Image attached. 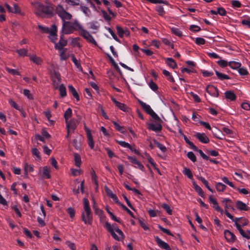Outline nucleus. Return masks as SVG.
I'll use <instances>...</instances> for the list:
<instances>
[{
	"label": "nucleus",
	"mask_w": 250,
	"mask_h": 250,
	"mask_svg": "<svg viewBox=\"0 0 250 250\" xmlns=\"http://www.w3.org/2000/svg\"><path fill=\"white\" fill-rule=\"evenodd\" d=\"M139 103L145 112L150 115L155 121V124L152 123H146L147 128L149 130L155 132L161 131L162 129L161 123L163 122L161 119L152 109L149 105L146 104L145 103L140 100H139Z\"/></svg>",
	"instance_id": "f257e3e1"
},
{
	"label": "nucleus",
	"mask_w": 250,
	"mask_h": 250,
	"mask_svg": "<svg viewBox=\"0 0 250 250\" xmlns=\"http://www.w3.org/2000/svg\"><path fill=\"white\" fill-rule=\"evenodd\" d=\"M82 25L75 20L73 22L64 21L62 23V31L63 34H70L75 31L82 30Z\"/></svg>",
	"instance_id": "f03ea898"
},
{
	"label": "nucleus",
	"mask_w": 250,
	"mask_h": 250,
	"mask_svg": "<svg viewBox=\"0 0 250 250\" xmlns=\"http://www.w3.org/2000/svg\"><path fill=\"white\" fill-rule=\"evenodd\" d=\"M34 6L36 9L35 13L36 15L42 17V14H44L49 17H51L53 15V7L49 6H45L43 4L39 2H35L33 4Z\"/></svg>",
	"instance_id": "7ed1b4c3"
},
{
	"label": "nucleus",
	"mask_w": 250,
	"mask_h": 250,
	"mask_svg": "<svg viewBox=\"0 0 250 250\" xmlns=\"http://www.w3.org/2000/svg\"><path fill=\"white\" fill-rule=\"evenodd\" d=\"M56 12L58 16L62 19V22L66 21L65 20H69L72 18V15L70 13L66 12L63 7L59 5L56 8Z\"/></svg>",
	"instance_id": "20e7f679"
},
{
	"label": "nucleus",
	"mask_w": 250,
	"mask_h": 250,
	"mask_svg": "<svg viewBox=\"0 0 250 250\" xmlns=\"http://www.w3.org/2000/svg\"><path fill=\"white\" fill-rule=\"evenodd\" d=\"M80 35L85 39L88 42L92 43L96 46H98L97 42L93 36L86 30L83 29L80 31Z\"/></svg>",
	"instance_id": "39448f33"
},
{
	"label": "nucleus",
	"mask_w": 250,
	"mask_h": 250,
	"mask_svg": "<svg viewBox=\"0 0 250 250\" xmlns=\"http://www.w3.org/2000/svg\"><path fill=\"white\" fill-rule=\"evenodd\" d=\"M80 119V118L78 119L73 118L70 121L68 120L67 122H65L67 130H72V132H73L78 125Z\"/></svg>",
	"instance_id": "423d86ee"
},
{
	"label": "nucleus",
	"mask_w": 250,
	"mask_h": 250,
	"mask_svg": "<svg viewBox=\"0 0 250 250\" xmlns=\"http://www.w3.org/2000/svg\"><path fill=\"white\" fill-rule=\"evenodd\" d=\"M85 213L83 212L82 213V221L85 224H88L89 225H91L92 223V215L91 213V209H88L84 211Z\"/></svg>",
	"instance_id": "0eeeda50"
},
{
	"label": "nucleus",
	"mask_w": 250,
	"mask_h": 250,
	"mask_svg": "<svg viewBox=\"0 0 250 250\" xmlns=\"http://www.w3.org/2000/svg\"><path fill=\"white\" fill-rule=\"evenodd\" d=\"M39 29H40L42 33H49L50 35H54L55 32H57V27L53 24L51 26V29L48 27L42 26V25H39Z\"/></svg>",
	"instance_id": "6e6552de"
},
{
	"label": "nucleus",
	"mask_w": 250,
	"mask_h": 250,
	"mask_svg": "<svg viewBox=\"0 0 250 250\" xmlns=\"http://www.w3.org/2000/svg\"><path fill=\"white\" fill-rule=\"evenodd\" d=\"M206 91L211 96L218 97L219 96V90L217 87L213 85H208L206 87Z\"/></svg>",
	"instance_id": "1a4fd4ad"
},
{
	"label": "nucleus",
	"mask_w": 250,
	"mask_h": 250,
	"mask_svg": "<svg viewBox=\"0 0 250 250\" xmlns=\"http://www.w3.org/2000/svg\"><path fill=\"white\" fill-rule=\"evenodd\" d=\"M84 129L86 133L88 145L91 149H93L94 147V143L92 138V134L90 132V130L86 127L85 125H84Z\"/></svg>",
	"instance_id": "9d476101"
},
{
	"label": "nucleus",
	"mask_w": 250,
	"mask_h": 250,
	"mask_svg": "<svg viewBox=\"0 0 250 250\" xmlns=\"http://www.w3.org/2000/svg\"><path fill=\"white\" fill-rule=\"evenodd\" d=\"M112 101L114 103L115 105L118 107L120 110L124 111L127 112L129 108L124 103H120L117 101L115 98L114 97H111V98Z\"/></svg>",
	"instance_id": "9b49d317"
},
{
	"label": "nucleus",
	"mask_w": 250,
	"mask_h": 250,
	"mask_svg": "<svg viewBox=\"0 0 250 250\" xmlns=\"http://www.w3.org/2000/svg\"><path fill=\"white\" fill-rule=\"evenodd\" d=\"M63 34H62L60 36V41L58 43H55V48L56 50H61L62 48H64L63 47L65 46L67 44V41L63 39Z\"/></svg>",
	"instance_id": "f8f14e48"
},
{
	"label": "nucleus",
	"mask_w": 250,
	"mask_h": 250,
	"mask_svg": "<svg viewBox=\"0 0 250 250\" xmlns=\"http://www.w3.org/2000/svg\"><path fill=\"white\" fill-rule=\"evenodd\" d=\"M154 238L157 244L160 248L164 249L165 250H171L168 244L162 240L158 236H155Z\"/></svg>",
	"instance_id": "ddd939ff"
},
{
	"label": "nucleus",
	"mask_w": 250,
	"mask_h": 250,
	"mask_svg": "<svg viewBox=\"0 0 250 250\" xmlns=\"http://www.w3.org/2000/svg\"><path fill=\"white\" fill-rule=\"evenodd\" d=\"M127 158L131 163L137 165V166L135 167H136L138 168L142 171L144 170L145 167H144V166L142 164V163L139 161H138L136 158V157L128 156Z\"/></svg>",
	"instance_id": "4468645a"
},
{
	"label": "nucleus",
	"mask_w": 250,
	"mask_h": 250,
	"mask_svg": "<svg viewBox=\"0 0 250 250\" xmlns=\"http://www.w3.org/2000/svg\"><path fill=\"white\" fill-rule=\"evenodd\" d=\"M105 227L106 228V229L110 232L111 236L114 239L117 241L120 240V238L115 233L113 228L111 227V225L109 223L106 222L105 223Z\"/></svg>",
	"instance_id": "2eb2a0df"
},
{
	"label": "nucleus",
	"mask_w": 250,
	"mask_h": 250,
	"mask_svg": "<svg viewBox=\"0 0 250 250\" xmlns=\"http://www.w3.org/2000/svg\"><path fill=\"white\" fill-rule=\"evenodd\" d=\"M224 234L226 239L229 242H234L236 240L235 235L229 230H225Z\"/></svg>",
	"instance_id": "dca6fc26"
},
{
	"label": "nucleus",
	"mask_w": 250,
	"mask_h": 250,
	"mask_svg": "<svg viewBox=\"0 0 250 250\" xmlns=\"http://www.w3.org/2000/svg\"><path fill=\"white\" fill-rule=\"evenodd\" d=\"M209 200L210 203L212 204V207L217 211L220 212L223 214L224 211L219 206L216 200L214 199L211 195L209 197Z\"/></svg>",
	"instance_id": "f3484780"
},
{
	"label": "nucleus",
	"mask_w": 250,
	"mask_h": 250,
	"mask_svg": "<svg viewBox=\"0 0 250 250\" xmlns=\"http://www.w3.org/2000/svg\"><path fill=\"white\" fill-rule=\"evenodd\" d=\"M195 136L202 143L207 144L209 141V138L205 133H197Z\"/></svg>",
	"instance_id": "a211bd4d"
},
{
	"label": "nucleus",
	"mask_w": 250,
	"mask_h": 250,
	"mask_svg": "<svg viewBox=\"0 0 250 250\" xmlns=\"http://www.w3.org/2000/svg\"><path fill=\"white\" fill-rule=\"evenodd\" d=\"M5 7L9 12L13 13H20V9L19 7L16 4H14V7H11L9 4L6 3L5 4Z\"/></svg>",
	"instance_id": "6ab92c4d"
},
{
	"label": "nucleus",
	"mask_w": 250,
	"mask_h": 250,
	"mask_svg": "<svg viewBox=\"0 0 250 250\" xmlns=\"http://www.w3.org/2000/svg\"><path fill=\"white\" fill-rule=\"evenodd\" d=\"M236 207L237 208L240 210L247 211L250 208L248 207L246 204L241 201H237L236 203Z\"/></svg>",
	"instance_id": "aec40b11"
},
{
	"label": "nucleus",
	"mask_w": 250,
	"mask_h": 250,
	"mask_svg": "<svg viewBox=\"0 0 250 250\" xmlns=\"http://www.w3.org/2000/svg\"><path fill=\"white\" fill-rule=\"evenodd\" d=\"M50 169L47 167L45 166L42 167V172L41 175L42 178L49 179L51 177V175L50 174Z\"/></svg>",
	"instance_id": "412c9836"
},
{
	"label": "nucleus",
	"mask_w": 250,
	"mask_h": 250,
	"mask_svg": "<svg viewBox=\"0 0 250 250\" xmlns=\"http://www.w3.org/2000/svg\"><path fill=\"white\" fill-rule=\"evenodd\" d=\"M69 91L73 95V97L76 99L77 101L80 100L79 94L75 88L72 85H69L68 86Z\"/></svg>",
	"instance_id": "4be33fe9"
},
{
	"label": "nucleus",
	"mask_w": 250,
	"mask_h": 250,
	"mask_svg": "<svg viewBox=\"0 0 250 250\" xmlns=\"http://www.w3.org/2000/svg\"><path fill=\"white\" fill-rule=\"evenodd\" d=\"M225 97L227 100H229L231 101H235L236 96L234 93L232 91H227L225 93Z\"/></svg>",
	"instance_id": "5701e85b"
},
{
	"label": "nucleus",
	"mask_w": 250,
	"mask_h": 250,
	"mask_svg": "<svg viewBox=\"0 0 250 250\" xmlns=\"http://www.w3.org/2000/svg\"><path fill=\"white\" fill-rule=\"evenodd\" d=\"M60 53V60L61 61L66 60L69 58V55H67V48H62L61 50H58Z\"/></svg>",
	"instance_id": "b1692460"
},
{
	"label": "nucleus",
	"mask_w": 250,
	"mask_h": 250,
	"mask_svg": "<svg viewBox=\"0 0 250 250\" xmlns=\"http://www.w3.org/2000/svg\"><path fill=\"white\" fill-rule=\"evenodd\" d=\"M192 184L195 190L198 193L199 195L204 198L205 197V193L202 188L196 183L195 181H193Z\"/></svg>",
	"instance_id": "393cba45"
},
{
	"label": "nucleus",
	"mask_w": 250,
	"mask_h": 250,
	"mask_svg": "<svg viewBox=\"0 0 250 250\" xmlns=\"http://www.w3.org/2000/svg\"><path fill=\"white\" fill-rule=\"evenodd\" d=\"M74 157L76 166L78 167H80L82 163L81 158L80 155L77 153H74Z\"/></svg>",
	"instance_id": "a878e982"
},
{
	"label": "nucleus",
	"mask_w": 250,
	"mask_h": 250,
	"mask_svg": "<svg viewBox=\"0 0 250 250\" xmlns=\"http://www.w3.org/2000/svg\"><path fill=\"white\" fill-rule=\"evenodd\" d=\"M222 202L225 204V208L226 209L227 208H228V209L232 208V209H234V208H233V207H232V201L230 200L227 199V198H225L223 200Z\"/></svg>",
	"instance_id": "bb28decb"
},
{
	"label": "nucleus",
	"mask_w": 250,
	"mask_h": 250,
	"mask_svg": "<svg viewBox=\"0 0 250 250\" xmlns=\"http://www.w3.org/2000/svg\"><path fill=\"white\" fill-rule=\"evenodd\" d=\"M167 64L172 68L177 67V65L175 61L171 58H167Z\"/></svg>",
	"instance_id": "cd10ccee"
},
{
	"label": "nucleus",
	"mask_w": 250,
	"mask_h": 250,
	"mask_svg": "<svg viewBox=\"0 0 250 250\" xmlns=\"http://www.w3.org/2000/svg\"><path fill=\"white\" fill-rule=\"evenodd\" d=\"M93 208L94 210V211L95 213L98 215L99 217H101L103 214V210L101 209L97 208L95 201L94 199H93Z\"/></svg>",
	"instance_id": "c85d7f7f"
},
{
	"label": "nucleus",
	"mask_w": 250,
	"mask_h": 250,
	"mask_svg": "<svg viewBox=\"0 0 250 250\" xmlns=\"http://www.w3.org/2000/svg\"><path fill=\"white\" fill-rule=\"evenodd\" d=\"M72 145L75 148L78 150L81 149V143L80 140L78 138L74 139L72 142Z\"/></svg>",
	"instance_id": "c756f323"
},
{
	"label": "nucleus",
	"mask_w": 250,
	"mask_h": 250,
	"mask_svg": "<svg viewBox=\"0 0 250 250\" xmlns=\"http://www.w3.org/2000/svg\"><path fill=\"white\" fill-rule=\"evenodd\" d=\"M215 74L217 75L218 78L221 80L230 79V77L229 76L219 72L218 71H215Z\"/></svg>",
	"instance_id": "7c9ffc66"
},
{
	"label": "nucleus",
	"mask_w": 250,
	"mask_h": 250,
	"mask_svg": "<svg viewBox=\"0 0 250 250\" xmlns=\"http://www.w3.org/2000/svg\"><path fill=\"white\" fill-rule=\"evenodd\" d=\"M59 90L61 97L63 98L66 96V88L63 84H61L60 85V87H59Z\"/></svg>",
	"instance_id": "2f4dec72"
},
{
	"label": "nucleus",
	"mask_w": 250,
	"mask_h": 250,
	"mask_svg": "<svg viewBox=\"0 0 250 250\" xmlns=\"http://www.w3.org/2000/svg\"><path fill=\"white\" fill-rule=\"evenodd\" d=\"M72 115V111L70 108H68L64 112L63 117L65 119V122H67L68 119L70 118Z\"/></svg>",
	"instance_id": "473e14b6"
},
{
	"label": "nucleus",
	"mask_w": 250,
	"mask_h": 250,
	"mask_svg": "<svg viewBox=\"0 0 250 250\" xmlns=\"http://www.w3.org/2000/svg\"><path fill=\"white\" fill-rule=\"evenodd\" d=\"M183 137L185 142L193 150H197V147L195 146L192 142L190 141L186 135H184Z\"/></svg>",
	"instance_id": "72a5a7b5"
},
{
	"label": "nucleus",
	"mask_w": 250,
	"mask_h": 250,
	"mask_svg": "<svg viewBox=\"0 0 250 250\" xmlns=\"http://www.w3.org/2000/svg\"><path fill=\"white\" fill-rule=\"evenodd\" d=\"M226 187H227L222 183L219 182L216 184V190L219 192L224 191L226 189Z\"/></svg>",
	"instance_id": "f704fd0d"
},
{
	"label": "nucleus",
	"mask_w": 250,
	"mask_h": 250,
	"mask_svg": "<svg viewBox=\"0 0 250 250\" xmlns=\"http://www.w3.org/2000/svg\"><path fill=\"white\" fill-rule=\"evenodd\" d=\"M109 58L111 62L112 65H113L114 68L116 69V70L120 74H122V71L119 68V66L118 65L117 63L114 61L113 59L110 56H109Z\"/></svg>",
	"instance_id": "c9c22d12"
},
{
	"label": "nucleus",
	"mask_w": 250,
	"mask_h": 250,
	"mask_svg": "<svg viewBox=\"0 0 250 250\" xmlns=\"http://www.w3.org/2000/svg\"><path fill=\"white\" fill-rule=\"evenodd\" d=\"M105 210L108 213V214L110 215L112 219H113L114 221L117 222L119 223H121L120 219L117 218L112 212H111L109 209V207L108 206L106 207Z\"/></svg>",
	"instance_id": "e433bc0d"
},
{
	"label": "nucleus",
	"mask_w": 250,
	"mask_h": 250,
	"mask_svg": "<svg viewBox=\"0 0 250 250\" xmlns=\"http://www.w3.org/2000/svg\"><path fill=\"white\" fill-rule=\"evenodd\" d=\"M241 63L238 62L231 61L229 62V66L233 69L239 68L241 66Z\"/></svg>",
	"instance_id": "4c0bfd02"
},
{
	"label": "nucleus",
	"mask_w": 250,
	"mask_h": 250,
	"mask_svg": "<svg viewBox=\"0 0 250 250\" xmlns=\"http://www.w3.org/2000/svg\"><path fill=\"white\" fill-rule=\"evenodd\" d=\"M163 74L166 77H167V80L170 81L171 82H174V79L172 76L171 75L170 73L167 70L164 69L163 70Z\"/></svg>",
	"instance_id": "58836bf2"
},
{
	"label": "nucleus",
	"mask_w": 250,
	"mask_h": 250,
	"mask_svg": "<svg viewBox=\"0 0 250 250\" xmlns=\"http://www.w3.org/2000/svg\"><path fill=\"white\" fill-rule=\"evenodd\" d=\"M153 142L154 144L163 152H165L167 150V148L165 146H164L161 143L158 142L155 140H153Z\"/></svg>",
	"instance_id": "ea45409f"
},
{
	"label": "nucleus",
	"mask_w": 250,
	"mask_h": 250,
	"mask_svg": "<svg viewBox=\"0 0 250 250\" xmlns=\"http://www.w3.org/2000/svg\"><path fill=\"white\" fill-rule=\"evenodd\" d=\"M183 173L185 175H187L188 177L190 179H192L193 177V175L191 170L187 167H184L183 171Z\"/></svg>",
	"instance_id": "a19ab883"
},
{
	"label": "nucleus",
	"mask_w": 250,
	"mask_h": 250,
	"mask_svg": "<svg viewBox=\"0 0 250 250\" xmlns=\"http://www.w3.org/2000/svg\"><path fill=\"white\" fill-rule=\"evenodd\" d=\"M236 228L243 237L246 238L247 239H250V236L245 232V231L241 228V226H238V228Z\"/></svg>",
	"instance_id": "79ce46f5"
},
{
	"label": "nucleus",
	"mask_w": 250,
	"mask_h": 250,
	"mask_svg": "<svg viewBox=\"0 0 250 250\" xmlns=\"http://www.w3.org/2000/svg\"><path fill=\"white\" fill-rule=\"evenodd\" d=\"M171 30L174 34L178 37H182L183 36L182 32L177 28H172Z\"/></svg>",
	"instance_id": "37998d69"
},
{
	"label": "nucleus",
	"mask_w": 250,
	"mask_h": 250,
	"mask_svg": "<svg viewBox=\"0 0 250 250\" xmlns=\"http://www.w3.org/2000/svg\"><path fill=\"white\" fill-rule=\"evenodd\" d=\"M16 52L18 53L20 56L24 57L27 55L28 50L25 48H22L17 50Z\"/></svg>",
	"instance_id": "c03bdc74"
},
{
	"label": "nucleus",
	"mask_w": 250,
	"mask_h": 250,
	"mask_svg": "<svg viewBox=\"0 0 250 250\" xmlns=\"http://www.w3.org/2000/svg\"><path fill=\"white\" fill-rule=\"evenodd\" d=\"M156 10L160 16L163 17L165 14L166 12L162 6H156Z\"/></svg>",
	"instance_id": "a18cd8bd"
},
{
	"label": "nucleus",
	"mask_w": 250,
	"mask_h": 250,
	"mask_svg": "<svg viewBox=\"0 0 250 250\" xmlns=\"http://www.w3.org/2000/svg\"><path fill=\"white\" fill-rule=\"evenodd\" d=\"M162 208L165 209L169 215L172 214V210L171 209L169 206L166 203H163L162 205Z\"/></svg>",
	"instance_id": "49530a36"
},
{
	"label": "nucleus",
	"mask_w": 250,
	"mask_h": 250,
	"mask_svg": "<svg viewBox=\"0 0 250 250\" xmlns=\"http://www.w3.org/2000/svg\"><path fill=\"white\" fill-rule=\"evenodd\" d=\"M30 60L37 64H40L42 62L40 58L36 56H31Z\"/></svg>",
	"instance_id": "de8ad7c7"
},
{
	"label": "nucleus",
	"mask_w": 250,
	"mask_h": 250,
	"mask_svg": "<svg viewBox=\"0 0 250 250\" xmlns=\"http://www.w3.org/2000/svg\"><path fill=\"white\" fill-rule=\"evenodd\" d=\"M5 69L9 73H10L13 75H20L19 72L16 69H11L8 67H6Z\"/></svg>",
	"instance_id": "09e8293b"
},
{
	"label": "nucleus",
	"mask_w": 250,
	"mask_h": 250,
	"mask_svg": "<svg viewBox=\"0 0 250 250\" xmlns=\"http://www.w3.org/2000/svg\"><path fill=\"white\" fill-rule=\"evenodd\" d=\"M117 142L122 146H123L124 147H126L129 148L130 150H132V146H131L128 143H126L125 141H117Z\"/></svg>",
	"instance_id": "8fccbe9b"
},
{
	"label": "nucleus",
	"mask_w": 250,
	"mask_h": 250,
	"mask_svg": "<svg viewBox=\"0 0 250 250\" xmlns=\"http://www.w3.org/2000/svg\"><path fill=\"white\" fill-rule=\"evenodd\" d=\"M81 10L87 16H89L91 13V11L90 9L85 6L81 5Z\"/></svg>",
	"instance_id": "3c124183"
},
{
	"label": "nucleus",
	"mask_w": 250,
	"mask_h": 250,
	"mask_svg": "<svg viewBox=\"0 0 250 250\" xmlns=\"http://www.w3.org/2000/svg\"><path fill=\"white\" fill-rule=\"evenodd\" d=\"M65 1L68 4L73 6L79 5L80 4V0H65Z\"/></svg>",
	"instance_id": "603ef678"
},
{
	"label": "nucleus",
	"mask_w": 250,
	"mask_h": 250,
	"mask_svg": "<svg viewBox=\"0 0 250 250\" xmlns=\"http://www.w3.org/2000/svg\"><path fill=\"white\" fill-rule=\"evenodd\" d=\"M187 157L193 162L196 161V157L192 151L188 152L187 153Z\"/></svg>",
	"instance_id": "864d4df0"
},
{
	"label": "nucleus",
	"mask_w": 250,
	"mask_h": 250,
	"mask_svg": "<svg viewBox=\"0 0 250 250\" xmlns=\"http://www.w3.org/2000/svg\"><path fill=\"white\" fill-rule=\"evenodd\" d=\"M158 228L161 231H162L163 232L165 233L166 234L173 236V235L171 233V232L167 229H165L163 227H162L161 225H158Z\"/></svg>",
	"instance_id": "5fc2aeb1"
},
{
	"label": "nucleus",
	"mask_w": 250,
	"mask_h": 250,
	"mask_svg": "<svg viewBox=\"0 0 250 250\" xmlns=\"http://www.w3.org/2000/svg\"><path fill=\"white\" fill-rule=\"evenodd\" d=\"M71 58H72V62L75 64V65L77 66V67L78 68H82V66L81 65L80 63L77 60L76 58L75 57L74 54H72L71 55Z\"/></svg>",
	"instance_id": "6e6d98bb"
},
{
	"label": "nucleus",
	"mask_w": 250,
	"mask_h": 250,
	"mask_svg": "<svg viewBox=\"0 0 250 250\" xmlns=\"http://www.w3.org/2000/svg\"><path fill=\"white\" fill-rule=\"evenodd\" d=\"M148 85H149V86L150 87V88L154 91L157 90V89L158 88V86L156 84V83H154L152 80L150 81Z\"/></svg>",
	"instance_id": "4d7b16f0"
},
{
	"label": "nucleus",
	"mask_w": 250,
	"mask_h": 250,
	"mask_svg": "<svg viewBox=\"0 0 250 250\" xmlns=\"http://www.w3.org/2000/svg\"><path fill=\"white\" fill-rule=\"evenodd\" d=\"M116 29H117V34L119 35V36L121 38L123 37L124 33H125V31L124 30V29L121 27H120L119 26H117Z\"/></svg>",
	"instance_id": "13d9d810"
},
{
	"label": "nucleus",
	"mask_w": 250,
	"mask_h": 250,
	"mask_svg": "<svg viewBox=\"0 0 250 250\" xmlns=\"http://www.w3.org/2000/svg\"><path fill=\"white\" fill-rule=\"evenodd\" d=\"M83 208L84 211L90 209L89 201L85 198L83 199Z\"/></svg>",
	"instance_id": "bf43d9fd"
},
{
	"label": "nucleus",
	"mask_w": 250,
	"mask_h": 250,
	"mask_svg": "<svg viewBox=\"0 0 250 250\" xmlns=\"http://www.w3.org/2000/svg\"><path fill=\"white\" fill-rule=\"evenodd\" d=\"M195 43L198 45H203L206 43V41L202 38H196L195 41Z\"/></svg>",
	"instance_id": "052dcab7"
},
{
	"label": "nucleus",
	"mask_w": 250,
	"mask_h": 250,
	"mask_svg": "<svg viewBox=\"0 0 250 250\" xmlns=\"http://www.w3.org/2000/svg\"><path fill=\"white\" fill-rule=\"evenodd\" d=\"M231 3L233 8H240L241 6V2L237 0H232Z\"/></svg>",
	"instance_id": "680f3d73"
},
{
	"label": "nucleus",
	"mask_w": 250,
	"mask_h": 250,
	"mask_svg": "<svg viewBox=\"0 0 250 250\" xmlns=\"http://www.w3.org/2000/svg\"><path fill=\"white\" fill-rule=\"evenodd\" d=\"M101 12L103 14V18L106 21H111V17L108 15V14L105 12V11L102 10Z\"/></svg>",
	"instance_id": "e2e57ef3"
},
{
	"label": "nucleus",
	"mask_w": 250,
	"mask_h": 250,
	"mask_svg": "<svg viewBox=\"0 0 250 250\" xmlns=\"http://www.w3.org/2000/svg\"><path fill=\"white\" fill-rule=\"evenodd\" d=\"M67 212L69 214L70 217L72 218L75 216V211L74 209L71 207H69L67 209Z\"/></svg>",
	"instance_id": "0e129e2a"
},
{
	"label": "nucleus",
	"mask_w": 250,
	"mask_h": 250,
	"mask_svg": "<svg viewBox=\"0 0 250 250\" xmlns=\"http://www.w3.org/2000/svg\"><path fill=\"white\" fill-rule=\"evenodd\" d=\"M217 14H219L222 16H225L227 13L226 10L223 7L218 8L217 10Z\"/></svg>",
	"instance_id": "69168bd1"
},
{
	"label": "nucleus",
	"mask_w": 250,
	"mask_h": 250,
	"mask_svg": "<svg viewBox=\"0 0 250 250\" xmlns=\"http://www.w3.org/2000/svg\"><path fill=\"white\" fill-rule=\"evenodd\" d=\"M138 221L140 223V225H141V227L145 230H149V227L147 226V225L143 222V221L141 219H139Z\"/></svg>",
	"instance_id": "338daca9"
},
{
	"label": "nucleus",
	"mask_w": 250,
	"mask_h": 250,
	"mask_svg": "<svg viewBox=\"0 0 250 250\" xmlns=\"http://www.w3.org/2000/svg\"><path fill=\"white\" fill-rule=\"evenodd\" d=\"M217 63L222 67H225L229 65L228 62L224 60H220L217 61Z\"/></svg>",
	"instance_id": "774afa93"
}]
</instances>
